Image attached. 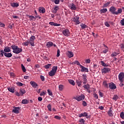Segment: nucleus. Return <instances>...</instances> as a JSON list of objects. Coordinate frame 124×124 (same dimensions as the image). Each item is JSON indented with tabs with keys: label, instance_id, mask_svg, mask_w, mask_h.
I'll list each match as a JSON object with an SVG mask.
<instances>
[{
	"label": "nucleus",
	"instance_id": "f257e3e1",
	"mask_svg": "<svg viewBox=\"0 0 124 124\" xmlns=\"http://www.w3.org/2000/svg\"><path fill=\"white\" fill-rule=\"evenodd\" d=\"M117 8L114 6H111L109 9V11L113 14L114 15H119V14H122L123 13V9L122 8H118L117 11Z\"/></svg>",
	"mask_w": 124,
	"mask_h": 124
},
{
	"label": "nucleus",
	"instance_id": "f03ea898",
	"mask_svg": "<svg viewBox=\"0 0 124 124\" xmlns=\"http://www.w3.org/2000/svg\"><path fill=\"white\" fill-rule=\"evenodd\" d=\"M12 49L13 50V52L15 54H20L21 52L23 51L22 48L18 47V46L13 45L11 46Z\"/></svg>",
	"mask_w": 124,
	"mask_h": 124
},
{
	"label": "nucleus",
	"instance_id": "7ed1b4c3",
	"mask_svg": "<svg viewBox=\"0 0 124 124\" xmlns=\"http://www.w3.org/2000/svg\"><path fill=\"white\" fill-rule=\"evenodd\" d=\"M57 70H58V66H53L51 71L48 73L49 76L51 77L54 76L56 74Z\"/></svg>",
	"mask_w": 124,
	"mask_h": 124
},
{
	"label": "nucleus",
	"instance_id": "20e7f679",
	"mask_svg": "<svg viewBox=\"0 0 124 124\" xmlns=\"http://www.w3.org/2000/svg\"><path fill=\"white\" fill-rule=\"evenodd\" d=\"M74 98L76 99V100H77V101H81L85 99V95L81 94L80 95L77 96Z\"/></svg>",
	"mask_w": 124,
	"mask_h": 124
},
{
	"label": "nucleus",
	"instance_id": "39448f33",
	"mask_svg": "<svg viewBox=\"0 0 124 124\" xmlns=\"http://www.w3.org/2000/svg\"><path fill=\"white\" fill-rule=\"evenodd\" d=\"M79 19H80V17L78 16H76L73 18V22L75 23V25H79V24H81V22H80Z\"/></svg>",
	"mask_w": 124,
	"mask_h": 124
},
{
	"label": "nucleus",
	"instance_id": "423d86ee",
	"mask_svg": "<svg viewBox=\"0 0 124 124\" xmlns=\"http://www.w3.org/2000/svg\"><path fill=\"white\" fill-rule=\"evenodd\" d=\"M68 7L71 9V10H76L77 9V7H76V5L73 3H71L69 4Z\"/></svg>",
	"mask_w": 124,
	"mask_h": 124
},
{
	"label": "nucleus",
	"instance_id": "0eeeda50",
	"mask_svg": "<svg viewBox=\"0 0 124 124\" xmlns=\"http://www.w3.org/2000/svg\"><path fill=\"white\" fill-rule=\"evenodd\" d=\"M118 79L120 82H124V73L121 72L118 75Z\"/></svg>",
	"mask_w": 124,
	"mask_h": 124
},
{
	"label": "nucleus",
	"instance_id": "6e6552de",
	"mask_svg": "<svg viewBox=\"0 0 124 124\" xmlns=\"http://www.w3.org/2000/svg\"><path fill=\"white\" fill-rule=\"evenodd\" d=\"M62 33L65 36H69V34H70V32H69V30L68 29H65L62 31Z\"/></svg>",
	"mask_w": 124,
	"mask_h": 124
},
{
	"label": "nucleus",
	"instance_id": "1a4fd4ad",
	"mask_svg": "<svg viewBox=\"0 0 124 124\" xmlns=\"http://www.w3.org/2000/svg\"><path fill=\"white\" fill-rule=\"evenodd\" d=\"M111 69L105 67L103 69L101 70L102 73H104V74H106V73H108L109 71H110Z\"/></svg>",
	"mask_w": 124,
	"mask_h": 124
},
{
	"label": "nucleus",
	"instance_id": "9d476101",
	"mask_svg": "<svg viewBox=\"0 0 124 124\" xmlns=\"http://www.w3.org/2000/svg\"><path fill=\"white\" fill-rule=\"evenodd\" d=\"M30 85H31V86L34 89H36V87H38V84H37V83H36V82H35L33 81H30Z\"/></svg>",
	"mask_w": 124,
	"mask_h": 124
},
{
	"label": "nucleus",
	"instance_id": "9b49d317",
	"mask_svg": "<svg viewBox=\"0 0 124 124\" xmlns=\"http://www.w3.org/2000/svg\"><path fill=\"white\" fill-rule=\"evenodd\" d=\"M29 44H30L31 46H35V45L34 44H33V43H31L30 41H27L23 43V45H24V46H28Z\"/></svg>",
	"mask_w": 124,
	"mask_h": 124
},
{
	"label": "nucleus",
	"instance_id": "f8f14e48",
	"mask_svg": "<svg viewBox=\"0 0 124 124\" xmlns=\"http://www.w3.org/2000/svg\"><path fill=\"white\" fill-rule=\"evenodd\" d=\"M20 110V107H15L14 109H13V113H15V114H19L20 112H19Z\"/></svg>",
	"mask_w": 124,
	"mask_h": 124
},
{
	"label": "nucleus",
	"instance_id": "ddd939ff",
	"mask_svg": "<svg viewBox=\"0 0 124 124\" xmlns=\"http://www.w3.org/2000/svg\"><path fill=\"white\" fill-rule=\"evenodd\" d=\"M82 79H83V84H87L88 82V79H87V75L83 74L82 75Z\"/></svg>",
	"mask_w": 124,
	"mask_h": 124
},
{
	"label": "nucleus",
	"instance_id": "4468645a",
	"mask_svg": "<svg viewBox=\"0 0 124 124\" xmlns=\"http://www.w3.org/2000/svg\"><path fill=\"white\" fill-rule=\"evenodd\" d=\"M108 85L109 89H111V90H115V89L117 88L116 85H115V84H114L113 82L109 83Z\"/></svg>",
	"mask_w": 124,
	"mask_h": 124
},
{
	"label": "nucleus",
	"instance_id": "2eb2a0df",
	"mask_svg": "<svg viewBox=\"0 0 124 124\" xmlns=\"http://www.w3.org/2000/svg\"><path fill=\"white\" fill-rule=\"evenodd\" d=\"M80 68H81V72H89V70L87 68H86L85 67H84L83 65H80Z\"/></svg>",
	"mask_w": 124,
	"mask_h": 124
},
{
	"label": "nucleus",
	"instance_id": "dca6fc26",
	"mask_svg": "<svg viewBox=\"0 0 124 124\" xmlns=\"http://www.w3.org/2000/svg\"><path fill=\"white\" fill-rule=\"evenodd\" d=\"M38 10L40 13H42V14H44V13L45 12V8L43 7H39Z\"/></svg>",
	"mask_w": 124,
	"mask_h": 124
},
{
	"label": "nucleus",
	"instance_id": "f3484780",
	"mask_svg": "<svg viewBox=\"0 0 124 124\" xmlns=\"http://www.w3.org/2000/svg\"><path fill=\"white\" fill-rule=\"evenodd\" d=\"M34 40H35V36L31 35V37L30 38L29 42L34 44Z\"/></svg>",
	"mask_w": 124,
	"mask_h": 124
},
{
	"label": "nucleus",
	"instance_id": "a211bd4d",
	"mask_svg": "<svg viewBox=\"0 0 124 124\" xmlns=\"http://www.w3.org/2000/svg\"><path fill=\"white\" fill-rule=\"evenodd\" d=\"M26 90L24 89H20L19 93L21 94V96H23L25 93H26Z\"/></svg>",
	"mask_w": 124,
	"mask_h": 124
},
{
	"label": "nucleus",
	"instance_id": "6ab92c4d",
	"mask_svg": "<svg viewBox=\"0 0 124 124\" xmlns=\"http://www.w3.org/2000/svg\"><path fill=\"white\" fill-rule=\"evenodd\" d=\"M8 90L10 93H14L15 88L14 87H8Z\"/></svg>",
	"mask_w": 124,
	"mask_h": 124
},
{
	"label": "nucleus",
	"instance_id": "aec40b11",
	"mask_svg": "<svg viewBox=\"0 0 124 124\" xmlns=\"http://www.w3.org/2000/svg\"><path fill=\"white\" fill-rule=\"evenodd\" d=\"M49 24L50 26H54L55 27H60V26H61L60 24H58L53 22H50Z\"/></svg>",
	"mask_w": 124,
	"mask_h": 124
},
{
	"label": "nucleus",
	"instance_id": "412c9836",
	"mask_svg": "<svg viewBox=\"0 0 124 124\" xmlns=\"http://www.w3.org/2000/svg\"><path fill=\"white\" fill-rule=\"evenodd\" d=\"M4 56L6 57V58H11L12 57V53H4Z\"/></svg>",
	"mask_w": 124,
	"mask_h": 124
},
{
	"label": "nucleus",
	"instance_id": "4be33fe9",
	"mask_svg": "<svg viewBox=\"0 0 124 124\" xmlns=\"http://www.w3.org/2000/svg\"><path fill=\"white\" fill-rule=\"evenodd\" d=\"M117 52H112V53L111 55V57H116V56H118V55H120V50H118Z\"/></svg>",
	"mask_w": 124,
	"mask_h": 124
},
{
	"label": "nucleus",
	"instance_id": "5701e85b",
	"mask_svg": "<svg viewBox=\"0 0 124 124\" xmlns=\"http://www.w3.org/2000/svg\"><path fill=\"white\" fill-rule=\"evenodd\" d=\"M67 57L69 58H72L74 56V54H73V52L72 51H68V53H67Z\"/></svg>",
	"mask_w": 124,
	"mask_h": 124
},
{
	"label": "nucleus",
	"instance_id": "b1692460",
	"mask_svg": "<svg viewBox=\"0 0 124 124\" xmlns=\"http://www.w3.org/2000/svg\"><path fill=\"white\" fill-rule=\"evenodd\" d=\"M4 53H9V52H11V50L10 49V47L9 46L5 47L4 49Z\"/></svg>",
	"mask_w": 124,
	"mask_h": 124
},
{
	"label": "nucleus",
	"instance_id": "393cba45",
	"mask_svg": "<svg viewBox=\"0 0 124 124\" xmlns=\"http://www.w3.org/2000/svg\"><path fill=\"white\" fill-rule=\"evenodd\" d=\"M46 46L47 48H51L52 46H53V42H48L47 43Z\"/></svg>",
	"mask_w": 124,
	"mask_h": 124
},
{
	"label": "nucleus",
	"instance_id": "a878e982",
	"mask_svg": "<svg viewBox=\"0 0 124 124\" xmlns=\"http://www.w3.org/2000/svg\"><path fill=\"white\" fill-rule=\"evenodd\" d=\"M11 6L12 7H18L19 4L16 2L11 3Z\"/></svg>",
	"mask_w": 124,
	"mask_h": 124
},
{
	"label": "nucleus",
	"instance_id": "bb28decb",
	"mask_svg": "<svg viewBox=\"0 0 124 124\" xmlns=\"http://www.w3.org/2000/svg\"><path fill=\"white\" fill-rule=\"evenodd\" d=\"M58 10H59V6H55L54 8V9L52 11V13L56 14L58 12Z\"/></svg>",
	"mask_w": 124,
	"mask_h": 124
},
{
	"label": "nucleus",
	"instance_id": "cd10ccee",
	"mask_svg": "<svg viewBox=\"0 0 124 124\" xmlns=\"http://www.w3.org/2000/svg\"><path fill=\"white\" fill-rule=\"evenodd\" d=\"M87 116H88V113L87 112H83V113L79 114L78 117L79 118H82V117H87Z\"/></svg>",
	"mask_w": 124,
	"mask_h": 124
},
{
	"label": "nucleus",
	"instance_id": "c85d7f7f",
	"mask_svg": "<svg viewBox=\"0 0 124 124\" xmlns=\"http://www.w3.org/2000/svg\"><path fill=\"white\" fill-rule=\"evenodd\" d=\"M108 11V10H107V8H105L101 9L100 12L101 14H102V13H106Z\"/></svg>",
	"mask_w": 124,
	"mask_h": 124
},
{
	"label": "nucleus",
	"instance_id": "c756f323",
	"mask_svg": "<svg viewBox=\"0 0 124 124\" xmlns=\"http://www.w3.org/2000/svg\"><path fill=\"white\" fill-rule=\"evenodd\" d=\"M80 26L81 29H82V30H84V29H87V28H88V26H87V25L85 24L82 23L80 25Z\"/></svg>",
	"mask_w": 124,
	"mask_h": 124
},
{
	"label": "nucleus",
	"instance_id": "7c9ffc66",
	"mask_svg": "<svg viewBox=\"0 0 124 124\" xmlns=\"http://www.w3.org/2000/svg\"><path fill=\"white\" fill-rule=\"evenodd\" d=\"M21 103L22 104H28V103H29V100L26 99H23L22 100Z\"/></svg>",
	"mask_w": 124,
	"mask_h": 124
},
{
	"label": "nucleus",
	"instance_id": "2f4dec72",
	"mask_svg": "<svg viewBox=\"0 0 124 124\" xmlns=\"http://www.w3.org/2000/svg\"><path fill=\"white\" fill-rule=\"evenodd\" d=\"M68 81L69 84H71V85H72V86H75V82L74 81V80L72 79H69Z\"/></svg>",
	"mask_w": 124,
	"mask_h": 124
},
{
	"label": "nucleus",
	"instance_id": "473e14b6",
	"mask_svg": "<svg viewBox=\"0 0 124 124\" xmlns=\"http://www.w3.org/2000/svg\"><path fill=\"white\" fill-rule=\"evenodd\" d=\"M76 82L77 83V84L78 85V87H80L81 85H82V83H83L81 80L80 79L77 80Z\"/></svg>",
	"mask_w": 124,
	"mask_h": 124
},
{
	"label": "nucleus",
	"instance_id": "72a5a7b5",
	"mask_svg": "<svg viewBox=\"0 0 124 124\" xmlns=\"http://www.w3.org/2000/svg\"><path fill=\"white\" fill-rule=\"evenodd\" d=\"M103 85L105 88H109V85H108V82L106 81H104Z\"/></svg>",
	"mask_w": 124,
	"mask_h": 124
},
{
	"label": "nucleus",
	"instance_id": "f704fd0d",
	"mask_svg": "<svg viewBox=\"0 0 124 124\" xmlns=\"http://www.w3.org/2000/svg\"><path fill=\"white\" fill-rule=\"evenodd\" d=\"M104 47H106V48L103 51V52L104 53V54H106L107 52H108L109 49L108 48V47L106 45H104Z\"/></svg>",
	"mask_w": 124,
	"mask_h": 124
},
{
	"label": "nucleus",
	"instance_id": "c9c22d12",
	"mask_svg": "<svg viewBox=\"0 0 124 124\" xmlns=\"http://www.w3.org/2000/svg\"><path fill=\"white\" fill-rule=\"evenodd\" d=\"M108 114L109 117H112V116H113V113H112V109H109L108 112Z\"/></svg>",
	"mask_w": 124,
	"mask_h": 124
},
{
	"label": "nucleus",
	"instance_id": "e433bc0d",
	"mask_svg": "<svg viewBox=\"0 0 124 124\" xmlns=\"http://www.w3.org/2000/svg\"><path fill=\"white\" fill-rule=\"evenodd\" d=\"M47 108L48 110V111H50V112H51V111H52V106H51V104H48L47 106Z\"/></svg>",
	"mask_w": 124,
	"mask_h": 124
},
{
	"label": "nucleus",
	"instance_id": "4c0bfd02",
	"mask_svg": "<svg viewBox=\"0 0 124 124\" xmlns=\"http://www.w3.org/2000/svg\"><path fill=\"white\" fill-rule=\"evenodd\" d=\"M110 2H107V3L104 4V5L103 6V8H104L105 7H107L108 5H110Z\"/></svg>",
	"mask_w": 124,
	"mask_h": 124
},
{
	"label": "nucleus",
	"instance_id": "58836bf2",
	"mask_svg": "<svg viewBox=\"0 0 124 124\" xmlns=\"http://www.w3.org/2000/svg\"><path fill=\"white\" fill-rule=\"evenodd\" d=\"M118 98H119V96H118L117 95H114L113 96V97L112 98V99H113V100H115V101H117Z\"/></svg>",
	"mask_w": 124,
	"mask_h": 124
},
{
	"label": "nucleus",
	"instance_id": "ea45409f",
	"mask_svg": "<svg viewBox=\"0 0 124 124\" xmlns=\"http://www.w3.org/2000/svg\"><path fill=\"white\" fill-rule=\"evenodd\" d=\"M80 124H85V120L84 119H80L78 121Z\"/></svg>",
	"mask_w": 124,
	"mask_h": 124
},
{
	"label": "nucleus",
	"instance_id": "a19ab883",
	"mask_svg": "<svg viewBox=\"0 0 124 124\" xmlns=\"http://www.w3.org/2000/svg\"><path fill=\"white\" fill-rule=\"evenodd\" d=\"M4 53L5 52H4L3 50H0V57H3V55H4Z\"/></svg>",
	"mask_w": 124,
	"mask_h": 124
},
{
	"label": "nucleus",
	"instance_id": "79ce46f5",
	"mask_svg": "<svg viewBox=\"0 0 124 124\" xmlns=\"http://www.w3.org/2000/svg\"><path fill=\"white\" fill-rule=\"evenodd\" d=\"M21 68L23 72H26V71H27V70L26 69V67H25V66H24L23 64H21Z\"/></svg>",
	"mask_w": 124,
	"mask_h": 124
},
{
	"label": "nucleus",
	"instance_id": "37998d69",
	"mask_svg": "<svg viewBox=\"0 0 124 124\" xmlns=\"http://www.w3.org/2000/svg\"><path fill=\"white\" fill-rule=\"evenodd\" d=\"M16 84L17 86H18V87H22V86L24 85L23 84V83H22V82H17Z\"/></svg>",
	"mask_w": 124,
	"mask_h": 124
},
{
	"label": "nucleus",
	"instance_id": "c03bdc74",
	"mask_svg": "<svg viewBox=\"0 0 124 124\" xmlns=\"http://www.w3.org/2000/svg\"><path fill=\"white\" fill-rule=\"evenodd\" d=\"M45 94H46V91H42L40 93V96H42L45 95Z\"/></svg>",
	"mask_w": 124,
	"mask_h": 124
},
{
	"label": "nucleus",
	"instance_id": "a18cd8bd",
	"mask_svg": "<svg viewBox=\"0 0 124 124\" xmlns=\"http://www.w3.org/2000/svg\"><path fill=\"white\" fill-rule=\"evenodd\" d=\"M47 93H48L49 95H50L51 96H52V95H53V93H52V91H51V90L50 89L47 90Z\"/></svg>",
	"mask_w": 124,
	"mask_h": 124
},
{
	"label": "nucleus",
	"instance_id": "49530a36",
	"mask_svg": "<svg viewBox=\"0 0 124 124\" xmlns=\"http://www.w3.org/2000/svg\"><path fill=\"white\" fill-rule=\"evenodd\" d=\"M51 65H52L51 64H48L45 66V68H46V69H48V68H50Z\"/></svg>",
	"mask_w": 124,
	"mask_h": 124
},
{
	"label": "nucleus",
	"instance_id": "de8ad7c7",
	"mask_svg": "<svg viewBox=\"0 0 124 124\" xmlns=\"http://www.w3.org/2000/svg\"><path fill=\"white\" fill-rule=\"evenodd\" d=\"M59 91H62L63 90V85H59Z\"/></svg>",
	"mask_w": 124,
	"mask_h": 124
},
{
	"label": "nucleus",
	"instance_id": "09e8293b",
	"mask_svg": "<svg viewBox=\"0 0 124 124\" xmlns=\"http://www.w3.org/2000/svg\"><path fill=\"white\" fill-rule=\"evenodd\" d=\"M101 64L102 66H108V65L107 64L105 63L104 61H101Z\"/></svg>",
	"mask_w": 124,
	"mask_h": 124
},
{
	"label": "nucleus",
	"instance_id": "8fccbe9b",
	"mask_svg": "<svg viewBox=\"0 0 124 124\" xmlns=\"http://www.w3.org/2000/svg\"><path fill=\"white\" fill-rule=\"evenodd\" d=\"M54 119H56V120H61L62 119V117L61 116L56 115L54 116Z\"/></svg>",
	"mask_w": 124,
	"mask_h": 124
},
{
	"label": "nucleus",
	"instance_id": "3c124183",
	"mask_svg": "<svg viewBox=\"0 0 124 124\" xmlns=\"http://www.w3.org/2000/svg\"><path fill=\"white\" fill-rule=\"evenodd\" d=\"M74 63H75V64H77V65H81V64H80V62H79V61H76L75 62H74Z\"/></svg>",
	"mask_w": 124,
	"mask_h": 124
},
{
	"label": "nucleus",
	"instance_id": "603ef678",
	"mask_svg": "<svg viewBox=\"0 0 124 124\" xmlns=\"http://www.w3.org/2000/svg\"><path fill=\"white\" fill-rule=\"evenodd\" d=\"M82 105L84 107H86L87 105V102H86V101H82Z\"/></svg>",
	"mask_w": 124,
	"mask_h": 124
},
{
	"label": "nucleus",
	"instance_id": "864d4df0",
	"mask_svg": "<svg viewBox=\"0 0 124 124\" xmlns=\"http://www.w3.org/2000/svg\"><path fill=\"white\" fill-rule=\"evenodd\" d=\"M53 2L55 4H59L60 3V0H53Z\"/></svg>",
	"mask_w": 124,
	"mask_h": 124
},
{
	"label": "nucleus",
	"instance_id": "5fc2aeb1",
	"mask_svg": "<svg viewBox=\"0 0 124 124\" xmlns=\"http://www.w3.org/2000/svg\"><path fill=\"white\" fill-rule=\"evenodd\" d=\"M40 79L43 82H44V81H45V78L43 76H40Z\"/></svg>",
	"mask_w": 124,
	"mask_h": 124
},
{
	"label": "nucleus",
	"instance_id": "6e6d98bb",
	"mask_svg": "<svg viewBox=\"0 0 124 124\" xmlns=\"http://www.w3.org/2000/svg\"><path fill=\"white\" fill-rule=\"evenodd\" d=\"M120 117L122 119H124V112H121Z\"/></svg>",
	"mask_w": 124,
	"mask_h": 124
},
{
	"label": "nucleus",
	"instance_id": "4d7b16f0",
	"mask_svg": "<svg viewBox=\"0 0 124 124\" xmlns=\"http://www.w3.org/2000/svg\"><path fill=\"white\" fill-rule=\"evenodd\" d=\"M120 48H121L122 50H124V44H121L120 45Z\"/></svg>",
	"mask_w": 124,
	"mask_h": 124
},
{
	"label": "nucleus",
	"instance_id": "13d9d810",
	"mask_svg": "<svg viewBox=\"0 0 124 124\" xmlns=\"http://www.w3.org/2000/svg\"><path fill=\"white\" fill-rule=\"evenodd\" d=\"M85 63H91V60L87 59L85 61Z\"/></svg>",
	"mask_w": 124,
	"mask_h": 124
},
{
	"label": "nucleus",
	"instance_id": "bf43d9fd",
	"mask_svg": "<svg viewBox=\"0 0 124 124\" xmlns=\"http://www.w3.org/2000/svg\"><path fill=\"white\" fill-rule=\"evenodd\" d=\"M105 25L106 26V27H108V28H109V27H110V24H109V23H108V22H105Z\"/></svg>",
	"mask_w": 124,
	"mask_h": 124
},
{
	"label": "nucleus",
	"instance_id": "052dcab7",
	"mask_svg": "<svg viewBox=\"0 0 124 124\" xmlns=\"http://www.w3.org/2000/svg\"><path fill=\"white\" fill-rule=\"evenodd\" d=\"M0 27H1V28H4V27H5V25L0 22Z\"/></svg>",
	"mask_w": 124,
	"mask_h": 124
},
{
	"label": "nucleus",
	"instance_id": "680f3d73",
	"mask_svg": "<svg viewBox=\"0 0 124 124\" xmlns=\"http://www.w3.org/2000/svg\"><path fill=\"white\" fill-rule=\"evenodd\" d=\"M120 24H121L122 26H124V18H123L122 20H121V21H120Z\"/></svg>",
	"mask_w": 124,
	"mask_h": 124
},
{
	"label": "nucleus",
	"instance_id": "e2e57ef3",
	"mask_svg": "<svg viewBox=\"0 0 124 124\" xmlns=\"http://www.w3.org/2000/svg\"><path fill=\"white\" fill-rule=\"evenodd\" d=\"M94 95V97L96 99H98V95H97V94L96 93H94L93 94Z\"/></svg>",
	"mask_w": 124,
	"mask_h": 124
},
{
	"label": "nucleus",
	"instance_id": "0e129e2a",
	"mask_svg": "<svg viewBox=\"0 0 124 124\" xmlns=\"http://www.w3.org/2000/svg\"><path fill=\"white\" fill-rule=\"evenodd\" d=\"M60 49H58L57 50V57H59L60 56Z\"/></svg>",
	"mask_w": 124,
	"mask_h": 124
},
{
	"label": "nucleus",
	"instance_id": "69168bd1",
	"mask_svg": "<svg viewBox=\"0 0 124 124\" xmlns=\"http://www.w3.org/2000/svg\"><path fill=\"white\" fill-rule=\"evenodd\" d=\"M84 88L86 89V90H89L90 89V87L87 86V85H84Z\"/></svg>",
	"mask_w": 124,
	"mask_h": 124
},
{
	"label": "nucleus",
	"instance_id": "338daca9",
	"mask_svg": "<svg viewBox=\"0 0 124 124\" xmlns=\"http://www.w3.org/2000/svg\"><path fill=\"white\" fill-rule=\"evenodd\" d=\"M99 94L101 97H103V93H101L100 91L99 92Z\"/></svg>",
	"mask_w": 124,
	"mask_h": 124
},
{
	"label": "nucleus",
	"instance_id": "774afa93",
	"mask_svg": "<svg viewBox=\"0 0 124 124\" xmlns=\"http://www.w3.org/2000/svg\"><path fill=\"white\" fill-rule=\"evenodd\" d=\"M124 81H120V83L119 84L120 87H123L124 86Z\"/></svg>",
	"mask_w": 124,
	"mask_h": 124
}]
</instances>
